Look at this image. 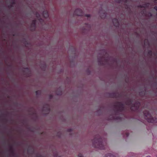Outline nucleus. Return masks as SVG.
<instances>
[{
    "mask_svg": "<svg viewBox=\"0 0 157 157\" xmlns=\"http://www.w3.org/2000/svg\"><path fill=\"white\" fill-rule=\"evenodd\" d=\"M43 15L45 18H47L48 16V13L47 11H45L43 13Z\"/></svg>",
    "mask_w": 157,
    "mask_h": 157,
    "instance_id": "5",
    "label": "nucleus"
},
{
    "mask_svg": "<svg viewBox=\"0 0 157 157\" xmlns=\"http://www.w3.org/2000/svg\"><path fill=\"white\" fill-rule=\"evenodd\" d=\"M113 22L114 23V25L115 26H117L118 25V23H117L118 21H117V19L113 20Z\"/></svg>",
    "mask_w": 157,
    "mask_h": 157,
    "instance_id": "6",
    "label": "nucleus"
},
{
    "mask_svg": "<svg viewBox=\"0 0 157 157\" xmlns=\"http://www.w3.org/2000/svg\"><path fill=\"white\" fill-rule=\"evenodd\" d=\"M104 157H116L114 155L110 153H108L105 155Z\"/></svg>",
    "mask_w": 157,
    "mask_h": 157,
    "instance_id": "4",
    "label": "nucleus"
},
{
    "mask_svg": "<svg viewBox=\"0 0 157 157\" xmlns=\"http://www.w3.org/2000/svg\"><path fill=\"white\" fill-rule=\"evenodd\" d=\"M147 120L148 122L154 123L157 122V120L155 119V120H154L153 118L151 117L150 119H147Z\"/></svg>",
    "mask_w": 157,
    "mask_h": 157,
    "instance_id": "3",
    "label": "nucleus"
},
{
    "mask_svg": "<svg viewBox=\"0 0 157 157\" xmlns=\"http://www.w3.org/2000/svg\"><path fill=\"white\" fill-rule=\"evenodd\" d=\"M150 157V156H147V157Z\"/></svg>",
    "mask_w": 157,
    "mask_h": 157,
    "instance_id": "12",
    "label": "nucleus"
},
{
    "mask_svg": "<svg viewBox=\"0 0 157 157\" xmlns=\"http://www.w3.org/2000/svg\"><path fill=\"white\" fill-rule=\"evenodd\" d=\"M78 157H84V156L82 154L80 153L78 154Z\"/></svg>",
    "mask_w": 157,
    "mask_h": 157,
    "instance_id": "7",
    "label": "nucleus"
},
{
    "mask_svg": "<svg viewBox=\"0 0 157 157\" xmlns=\"http://www.w3.org/2000/svg\"><path fill=\"white\" fill-rule=\"evenodd\" d=\"M93 146L100 149L102 150L105 148L104 145L103 143L98 140H94L93 142Z\"/></svg>",
    "mask_w": 157,
    "mask_h": 157,
    "instance_id": "1",
    "label": "nucleus"
},
{
    "mask_svg": "<svg viewBox=\"0 0 157 157\" xmlns=\"http://www.w3.org/2000/svg\"><path fill=\"white\" fill-rule=\"evenodd\" d=\"M144 114L147 117L149 116V113L148 112H147V114L146 113H144Z\"/></svg>",
    "mask_w": 157,
    "mask_h": 157,
    "instance_id": "8",
    "label": "nucleus"
},
{
    "mask_svg": "<svg viewBox=\"0 0 157 157\" xmlns=\"http://www.w3.org/2000/svg\"><path fill=\"white\" fill-rule=\"evenodd\" d=\"M156 157H157V156H156Z\"/></svg>",
    "mask_w": 157,
    "mask_h": 157,
    "instance_id": "13",
    "label": "nucleus"
},
{
    "mask_svg": "<svg viewBox=\"0 0 157 157\" xmlns=\"http://www.w3.org/2000/svg\"><path fill=\"white\" fill-rule=\"evenodd\" d=\"M90 15H86V16L87 17H90Z\"/></svg>",
    "mask_w": 157,
    "mask_h": 157,
    "instance_id": "11",
    "label": "nucleus"
},
{
    "mask_svg": "<svg viewBox=\"0 0 157 157\" xmlns=\"http://www.w3.org/2000/svg\"><path fill=\"white\" fill-rule=\"evenodd\" d=\"M35 22H36V21H33V23H32L33 25H35Z\"/></svg>",
    "mask_w": 157,
    "mask_h": 157,
    "instance_id": "9",
    "label": "nucleus"
},
{
    "mask_svg": "<svg viewBox=\"0 0 157 157\" xmlns=\"http://www.w3.org/2000/svg\"><path fill=\"white\" fill-rule=\"evenodd\" d=\"M75 14L78 16H82V11L80 9H77L74 12Z\"/></svg>",
    "mask_w": 157,
    "mask_h": 157,
    "instance_id": "2",
    "label": "nucleus"
},
{
    "mask_svg": "<svg viewBox=\"0 0 157 157\" xmlns=\"http://www.w3.org/2000/svg\"><path fill=\"white\" fill-rule=\"evenodd\" d=\"M155 9L156 10H157V7H154Z\"/></svg>",
    "mask_w": 157,
    "mask_h": 157,
    "instance_id": "10",
    "label": "nucleus"
}]
</instances>
